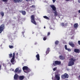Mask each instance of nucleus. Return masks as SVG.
Returning a JSON list of instances; mask_svg holds the SVG:
<instances>
[{"label":"nucleus","instance_id":"nucleus-35","mask_svg":"<svg viewBox=\"0 0 80 80\" xmlns=\"http://www.w3.org/2000/svg\"><path fill=\"white\" fill-rule=\"evenodd\" d=\"M57 80H60V77H59L58 78H57Z\"/></svg>","mask_w":80,"mask_h":80},{"label":"nucleus","instance_id":"nucleus-40","mask_svg":"<svg viewBox=\"0 0 80 80\" xmlns=\"http://www.w3.org/2000/svg\"><path fill=\"white\" fill-rule=\"evenodd\" d=\"M1 67H2V65H0V70H1Z\"/></svg>","mask_w":80,"mask_h":80},{"label":"nucleus","instance_id":"nucleus-23","mask_svg":"<svg viewBox=\"0 0 80 80\" xmlns=\"http://www.w3.org/2000/svg\"><path fill=\"white\" fill-rule=\"evenodd\" d=\"M1 14L2 17L4 16V12H1Z\"/></svg>","mask_w":80,"mask_h":80},{"label":"nucleus","instance_id":"nucleus-41","mask_svg":"<svg viewBox=\"0 0 80 80\" xmlns=\"http://www.w3.org/2000/svg\"><path fill=\"white\" fill-rule=\"evenodd\" d=\"M78 78H79V79H80V75L78 76Z\"/></svg>","mask_w":80,"mask_h":80},{"label":"nucleus","instance_id":"nucleus-39","mask_svg":"<svg viewBox=\"0 0 80 80\" xmlns=\"http://www.w3.org/2000/svg\"><path fill=\"white\" fill-rule=\"evenodd\" d=\"M53 3H55V1H56V0H52Z\"/></svg>","mask_w":80,"mask_h":80},{"label":"nucleus","instance_id":"nucleus-5","mask_svg":"<svg viewBox=\"0 0 80 80\" xmlns=\"http://www.w3.org/2000/svg\"><path fill=\"white\" fill-rule=\"evenodd\" d=\"M69 77L68 74L66 73L61 76V78L62 79H65V78H68Z\"/></svg>","mask_w":80,"mask_h":80},{"label":"nucleus","instance_id":"nucleus-2","mask_svg":"<svg viewBox=\"0 0 80 80\" xmlns=\"http://www.w3.org/2000/svg\"><path fill=\"white\" fill-rule=\"evenodd\" d=\"M22 69L23 70H24V72L25 73H28L29 72L31 71V70H30V68H28V67L27 66H24L22 68Z\"/></svg>","mask_w":80,"mask_h":80},{"label":"nucleus","instance_id":"nucleus-22","mask_svg":"<svg viewBox=\"0 0 80 80\" xmlns=\"http://www.w3.org/2000/svg\"><path fill=\"white\" fill-rule=\"evenodd\" d=\"M59 43V41H56L55 42V45H58Z\"/></svg>","mask_w":80,"mask_h":80},{"label":"nucleus","instance_id":"nucleus-31","mask_svg":"<svg viewBox=\"0 0 80 80\" xmlns=\"http://www.w3.org/2000/svg\"><path fill=\"white\" fill-rule=\"evenodd\" d=\"M8 0H3L2 1L3 2H7V1H8Z\"/></svg>","mask_w":80,"mask_h":80},{"label":"nucleus","instance_id":"nucleus-24","mask_svg":"<svg viewBox=\"0 0 80 80\" xmlns=\"http://www.w3.org/2000/svg\"><path fill=\"white\" fill-rule=\"evenodd\" d=\"M43 40L44 41L46 40H47V37L46 36L44 37L43 38Z\"/></svg>","mask_w":80,"mask_h":80},{"label":"nucleus","instance_id":"nucleus-44","mask_svg":"<svg viewBox=\"0 0 80 80\" xmlns=\"http://www.w3.org/2000/svg\"><path fill=\"white\" fill-rule=\"evenodd\" d=\"M44 28H46L45 27H44Z\"/></svg>","mask_w":80,"mask_h":80},{"label":"nucleus","instance_id":"nucleus-3","mask_svg":"<svg viewBox=\"0 0 80 80\" xmlns=\"http://www.w3.org/2000/svg\"><path fill=\"white\" fill-rule=\"evenodd\" d=\"M31 22L34 24V25H37V22L36 21H35V16L34 15H32L31 17Z\"/></svg>","mask_w":80,"mask_h":80},{"label":"nucleus","instance_id":"nucleus-15","mask_svg":"<svg viewBox=\"0 0 80 80\" xmlns=\"http://www.w3.org/2000/svg\"><path fill=\"white\" fill-rule=\"evenodd\" d=\"M36 57L37 58V60H38V61H39L40 60V55L39 54H37L36 56Z\"/></svg>","mask_w":80,"mask_h":80},{"label":"nucleus","instance_id":"nucleus-12","mask_svg":"<svg viewBox=\"0 0 80 80\" xmlns=\"http://www.w3.org/2000/svg\"><path fill=\"white\" fill-rule=\"evenodd\" d=\"M19 12H20V13H21L23 15H26V12L25 11H19Z\"/></svg>","mask_w":80,"mask_h":80},{"label":"nucleus","instance_id":"nucleus-45","mask_svg":"<svg viewBox=\"0 0 80 80\" xmlns=\"http://www.w3.org/2000/svg\"><path fill=\"white\" fill-rule=\"evenodd\" d=\"M59 54H61V53L59 52Z\"/></svg>","mask_w":80,"mask_h":80},{"label":"nucleus","instance_id":"nucleus-18","mask_svg":"<svg viewBox=\"0 0 80 80\" xmlns=\"http://www.w3.org/2000/svg\"><path fill=\"white\" fill-rule=\"evenodd\" d=\"M59 58L60 60H63L65 59V57L61 55L59 56Z\"/></svg>","mask_w":80,"mask_h":80},{"label":"nucleus","instance_id":"nucleus-11","mask_svg":"<svg viewBox=\"0 0 80 80\" xmlns=\"http://www.w3.org/2000/svg\"><path fill=\"white\" fill-rule=\"evenodd\" d=\"M74 52L75 53H79L80 52V50L79 49L75 48L74 49Z\"/></svg>","mask_w":80,"mask_h":80},{"label":"nucleus","instance_id":"nucleus-42","mask_svg":"<svg viewBox=\"0 0 80 80\" xmlns=\"http://www.w3.org/2000/svg\"><path fill=\"white\" fill-rule=\"evenodd\" d=\"M78 2H79V3H80V0H78Z\"/></svg>","mask_w":80,"mask_h":80},{"label":"nucleus","instance_id":"nucleus-10","mask_svg":"<svg viewBox=\"0 0 80 80\" xmlns=\"http://www.w3.org/2000/svg\"><path fill=\"white\" fill-rule=\"evenodd\" d=\"M61 25L62 27H66V26L68 25V22L66 23L65 24H64L63 22H62L61 23Z\"/></svg>","mask_w":80,"mask_h":80},{"label":"nucleus","instance_id":"nucleus-16","mask_svg":"<svg viewBox=\"0 0 80 80\" xmlns=\"http://www.w3.org/2000/svg\"><path fill=\"white\" fill-rule=\"evenodd\" d=\"M24 78H25V76H21L19 77V80H23V79H24Z\"/></svg>","mask_w":80,"mask_h":80},{"label":"nucleus","instance_id":"nucleus-36","mask_svg":"<svg viewBox=\"0 0 80 80\" xmlns=\"http://www.w3.org/2000/svg\"><path fill=\"white\" fill-rule=\"evenodd\" d=\"M26 2H28V1H32L33 0H25Z\"/></svg>","mask_w":80,"mask_h":80},{"label":"nucleus","instance_id":"nucleus-19","mask_svg":"<svg viewBox=\"0 0 80 80\" xmlns=\"http://www.w3.org/2000/svg\"><path fill=\"white\" fill-rule=\"evenodd\" d=\"M73 27L74 28H78V23H76L74 24L73 25Z\"/></svg>","mask_w":80,"mask_h":80},{"label":"nucleus","instance_id":"nucleus-7","mask_svg":"<svg viewBox=\"0 0 80 80\" xmlns=\"http://www.w3.org/2000/svg\"><path fill=\"white\" fill-rule=\"evenodd\" d=\"M5 29V24H2L0 26V33L3 31V30Z\"/></svg>","mask_w":80,"mask_h":80},{"label":"nucleus","instance_id":"nucleus-32","mask_svg":"<svg viewBox=\"0 0 80 80\" xmlns=\"http://www.w3.org/2000/svg\"><path fill=\"white\" fill-rule=\"evenodd\" d=\"M32 7H33V8H35V6L34 5H32Z\"/></svg>","mask_w":80,"mask_h":80},{"label":"nucleus","instance_id":"nucleus-8","mask_svg":"<svg viewBox=\"0 0 80 80\" xmlns=\"http://www.w3.org/2000/svg\"><path fill=\"white\" fill-rule=\"evenodd\" d=\"M54 66H55L56 65H60L61 64V62L58 61H55L53 63Z\"/></svg>","mask_w":80,"mask_h":80},{"label":"nucleus","instance_id":"nucleus-6","mask_svg":"<svg viewBox=\"0 0 80 80\" xmlns=\"http://www.w3.org/2000/svg\"><path fill=\"white\" fill-rule=\"evenodd\" d=\"M15 52H14L13 53L12 58L11 60V63H12V65H14L15 64V63H14V61H15V60H14V59H15Z\"/></svg>","mask_w":80,"mask_h":80},{"label":"nucleus","instance_id":"nucleus-46","mask_svg":"<svg viewBox=\"0 0 80 80\" xmlns=\"http://www.w3.org/2000/svg\"><path fill=\"white\" fill-rule=\"evenodd\" d=\"M17 55H18V53H17Z\"/></svg>","mask_w":80,"mask_h":80},{"label":"nucleus","instance_id":"nucleus-38","mask_svg":"<svg viewBox=\"0 0 80 80\" xmlns=\"http://www.w3.org/2000/svg\"><path fill=\"white\" fill-rule=\"evenodd\" d=\"M63 44H67V42H65V41L63 42Z\"/></svg>","mask_w":80,"mask_h":80},{"label":"nucleus","instance_id":"nucleus-17","mask_svg":"<svg viewBox=\"0 0 80 80\" xmlns=\"http://www.w3.org/2000/svg\"><path fill=\"white\" fill-rule=\"evenodd\" d=\"M69 45H70L71 47H75V45H74V44L72 42H69Z\"/></svg>","mask_w":80,"mask_h":80},{"label":"nucleus","instance_id":"nucleus-1","mask_svg":"<svg viewBox=\"0 0 80 80\" xmlns=\"http://www.w3.org/2000/svg\"><path fill=\"white\" fill-rule=\"evenodd\" d=\"M69 62L68 63V66L72 67L75 64V62H76V59L73 57L69 59Z\"/></svg>","mask_w":80,"mask_h":80},{"label":"nucleus","instance_id":"nucleus-21","mask_svg":"<svg viewBox=\"0 0 80 80\" xmlns=\"http://www.w3.org/2000/svg\"><path fill=\"white\" fill-rule=\"evenodd\" d=\"M12 55L13 54H12V53H10L9 54V58H12Z\"/></svg>","mask_w":80,"mask_h":80},{"label":"nucleus","instance_id":"nucleus-33","mask_svg":"<svg viewBox=\"0 0 80 80\" xmlns=\"http://www.w3.org/2000/svg\"><path fill=\"white\" fill-rule=\"evenodd\" d=\"M50 35V32H48V35Z\"/></svg>","mask_w":80,"mask_h":80},{"label":"nucleus","instance_id":"nucleus-37","mask_svg":"<svg viewBox=\"0 0 80 80\" xmlns=\"http://www.w3.org/2000/svg\"><path fill=\"white\" fill-rule=\"evenodd\" d=\"M53 71H55V70H56V68H53Z\"/></svg>","mask_w":80,"mask_h":80},{"label":"nucleus","instance_id":"nucleus-25","mask_svg":"<svg viewBox=\"0 0 80 80\" xmlns=\"http://www.w3.org/2000/svg\"><path fill=\"white\" fill-rule=\"evenodd\" d=\"M9 47L10 48H13V46L9 45Z\"/></svg>","mask_w":80,"mask_h":80},{"label":"nucleus","instance_id":"nucleus-29","mask_svg":"<svg viewBox=\"0 0 80 80\" xmlns=\"http://www.w3.org/2000/svg\"><path fill=\"white\" fill-rule=\"evenodd\" d=\"M47 51H48V52H49V51H50V48H48L47 50Z\"/></svg>","mask_w":80,"mask_h":80},{"label":"nucleus","instance_id":"nucleus-27","mask_svg":"<svg viewBox=\"0 0 80 80\" xmlns=\"http://www.w3.org/2000/svg\"><path fill=\"white\" fill-rule=\"evenodd\" d=\"M67 50H68L69 52H71V49L70 48H68L67 49H66Z\"/></svg>","mask_w":80,"mask_h":80},{"label":"nucleus","instance_id":"nucleus-26","mask_svg":"<svg viewBox=\"0 0 80 80\" xmlns=\"http://www.w3.org/2000/svg\"><path fill=\"white\" fill-rule=\"evenodd\" d=\"M65 50H67V49L68 48H67V45H65Z\"/></svg>","mask_w":80,"mask_h":80},{"label":"nucleus","instance_id":"nucleus-13","mask_svg":"<svg viewBox=\"0 0 80 80\" xmlns=\"http://www.w3.org/2000/svg\"><path fill=\"white\" fill-rule=\"evenodd\" d=\"M19 77V76L18 75V74H16V73L14 76V80H18Z\"/></svg>","mask_w":80,"mask_h":80},{"label":"nucleus","instance_id":"nucleus-28","mask_svg":"<svg viewBox=\"0 0 80 80\" xmlns=\"http://www.w3.org/2000/svg\"><path fill=\"white\" fill-rule=\"evenodd\" d=\"M49 53V51H46V54H47Z\"/></svg>","mask_w":80,"mask_h":80},{"label":"nucleus","instance_id":"nucleus-9","mask_svg":"<svg viewBox=\"0 0 80 80\" xmlns=\"http://www.w3.org/2000/svg\"><path fill=\"white\" fill-rule=\"evenodd\" d=\"M22 72V70H19V68H16L15 71H14V72L15 73H21V72Z\"/></svg>","mask_w":80,"mask_h":80},{"label":"nucleus","instance_id":"nucleus-4","mask_svg":"<svg viewBox=\"0 0 80 80\" xmlns=\"http://www.w3.org/2000/svg\"><path fill=\"white\" fill-rule=\"evenodd\" d=\"M50 7L52 8V10L55 12H54V13L55 14V15L57 16V8L54 5H51L50 6Z\"/></svg>","mask_w":80,"mask_h":80},{"label":"nucleus","instance_id":"nucleus-43","mask_svg":"<svg viewBox=\"0 0 80 80\" xmlns=\"http://www.w3.org/2000/svg\"><path fill=\"white\" fill-rule=\"evenodd\" d=\"M78 13H80V10L78 11Z\"/></svg>","mask_w":80,"mask_h":80},{"label":"nucleus","instance_id":"nucleus-14","mask_svg":"<svg viewBox=\"0 0 80 80\" xmlns=\"http://www.w3.org/2000/svg\"><path fill=\"white\" fill-rule=\"evenodd\" d=\"M14 3H17V2H21L23 1V0H13Z\"/></svg>","mask_w":80,"mask_h":80},{"label":"nucleus","instance_id":"nucleus-20","mask_svg":"<svg viewBox=\"0 0 80 80\" xmlns=\"http://www.w3.org/2000/svg\"><path fill=\"white\" fill-rule=\"evenodd\" d=\"M44 18H45V19H47V20H49V18L47 16H45L43 17Z\"/></svg>","mask_w":80,"mask_h":80},{"label":"nucleus","instance_id":"nucleus-30","mask_svg":"<svg viewBox=\"0 0 80 80\" xmlns=\"http://www.w3.org/2000/svg\"><path fill=\"white\" fill-rule=\"evenodd\" d=\"M55 78H58V75H55Z\"/></svg>","mask_w":80,"mask_h":80},{"label":"nucleus","instance_id":"nucleus-34","mask_svg":"<svg viewBox=\"0 0 80 80\" xmlns=\"http://www.w3.org/2000/svg\"><path fill=\"white\" fill-rule=\"evenodd\" d=\"M78 45H80V41H78Z\"/></svg>","mask_w":80,"mask_h":80}]
</instances>
